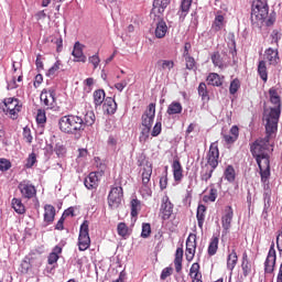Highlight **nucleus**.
<instances>
[{
  "label": "nucleus",
  "mask_w": 282,
  "mask_h": 282,
  "mask_svg": "<svg viewBox=\"0 0 282 282\" xmlns=\"http://www.w3.org/2000/svg\"><path fill=\"white\" fill-rule=\"evenodd\" d=\"M104 112L108 116H113L116 111H118V104L116 102L115 98L107 97L102 105Z\"/></svg>",
  "instance_id": "18"
},
{
  "label": "nucleus",
  "mask_w": 282,
  "mask_h": 282,
  "mask_svg": "<svg viewBox=\"0 0 282 282\" xmlns=\"http://www.w3.org/2000/svg\"><path fill=\"white\" fill-rule=\"evenodd\" d=\"M171 6V0H154L152 4V10L150 12L151 19L153 21H158L156 28L154 31L156 39H164L166 36V32H169V26L166 25V22L164 21V11L166 8Z\"/></svg>",
  "instance_id": "3"
},
{
  "label": "nucleus",
  "mask_w": 282,
  "mask_h": 282,
  "mask_svg": "<svg viewBox=\"0 0 282 282\" xmlns=\"http://www.w3.org/2000/svg\"><path fill=\"white\" fill-rule=\"evenodd\" d=\"M84 185L88 191H94V188H98V175L96 172H91L84 181Z\"/></svg>",
  "instance_id": "21"
},
{
  "label": "nucleus",
  "mask_w": 282,
  "mask_h": 282,
  "mask_svg": "<svg viewBox=\"0 0 282 282\" xmlns=\"http://www.w3.org/2000/svg\"><path fill=\"white\" fill-rule=\"evenodd\" d=\"M23 140H25V142H32L34 140V137H32V130L28 127L23 129Z\"/></svg>",
  "instance_id": "58"
},
{
  "label": "nucleus",
  "mask_w": 282,
  "mask_h": 282,
  "mask_svg": "<svg viewBox=\"0 0 282 282\" xmlns=\"http://www.w3.org/2000/svg\"><path fill=\"white\" fill-rule=\"evenodd\" d=\"M270 14V6L268 0H253L251 4V23L254 28H263V23L268 28L274 24V18L268 15Z\"/></svg>",
  "instance_id": "2"
},
{
  "label": "nucleus",
  "mask_w": 282,
  "mask_h": 282,
  "mask_svg": "<svg viewBox=\"0 0 282 282\" xmlns=\"http://www.w3.org/2000/svg\"><path fill=\"white\" fill-rule=\"evenodd\" d=\"M66 151L67 150L63 147V144L61 143L55 144V153L56 155H58V158L65 155Z\"/></svg>",
  "instance_id": "62"
},
{
  "label": "nucleus",
  "mask_w": 282,
  "mask_h": 282,
  "mask_svg": "<svg viewBox=\"0 0 282 282\" xmlns=\"http://www.w3.org/2000/svg\"><path fill=\"white\" fill-rule=\"evenodd\" d=\"M258 166L260 170L261 183L265 184L268 182V180H270V160L263 161Z\"/></svg>",
  "instance_id": "20"
},
{
  "label": "nucleus",
  "mask_w": 282,
  "mask_h": 282,
  "mask_svg": "<svg viewBox=\"0 0 282 282\" xmlns=\"http://www.w3.org/2000/svg\"><path fill=\"white\" fill-rule=\"evenodd\" d=\"M239 261V257H237V251L235 249L231 250V252L227 257V269L232 272L235 270V267L237 265V262Z\"/></svg>",
  "instance_id": "31"
},
{
  "label": "nucleus",
  "mask_w": 282,
  "mask_h": 282,
  "mask_svg": "<svg viewBox=\"0 0 282 282\" xmlns=\"http://www.w3.org/2000/svg\"><path fill=\"white\" fill-rule=\"evenodd\" d=\"M191 6H193V0H181V17H186L191 12Z\"/></svg>",
  "instance_id": "41"
},
{
  "label": "nucleus",
  "mask_w": 282,
  "mask_h": 282,
  "mask_svg": "<svg viewBox=\"0 0 282 282\" xmlns=\"http://www.w3.org/2000/svg\"><path fill=\"white\" fill-rule=\"evenodd\" d=\"M241 87V82H239V79H234L230 83L229 86V93L231 94V96H235V94H237V91H239V88Z\"/></svg>",
  "instance_id": "51"
},
{
  "label": "nucleus",
  "mask_w": 282,
  "mask_h": 282,
  "mask_svg": "<svg viewBox=\"0 0 282 282\" xmlns=\"http://www.w3.org/2000/svg\"><path fill=\"white\" fill-rule=\"evenodd\" d=\"M272 144L268 142H253L250 145V152L253 155L258 166H261L262 162L270 160V151H272Z\"/></svg>",
  "instance_id": "6"
},
{
  "label": "nucleus",
  "mask_w": 282,
  "mask_h": 282,
  "mask_svg": "<svg viewBox=\"0 0 282 282\" xmlns=\"http://www.w3.org/2000/svg\"><path fill=\"white\" fill-rule=\"evenodd\" d=\"M36 122L37 124H45V122H47V116L45 115V110L43 109L37 110Z\"/></svg>",
  "instance_id": "52"
},
{
  "label": "nucleus",
  "mask_w": 282,
  "mask_h": 282,
  "mask_svg": "<svg viewBox=\"0 0 282 282\" xmlns=\"http://www.w3.org/2000/svg\"><path fill=\"white\" fill-rule=\"evenodd\" d=\"M34 164H36V154L35 153H31L26 160V169H32V166H34Z\"/></svg>",
  "instance_id": "60"
},
{
  "label": "nucleus",
  "mask_w": 282,
  "mask_h": 282,
  "mask_svg": "<svg viewBox=\"0 0 282 282\" xmlns=\"http://www.w3.org/2000/svg\"><path fill=\"white\" fill-rule=\"evenodd\" d=\"M122 197H124L122 187L120 186L112 187L108 195L109 208H111L112 210H116V208H119L120 204H122Z\"/></svg>",
  "instance_id": "10"
},
{
  "label": "nucleus",
  "mask_w": 282,
  "mask_h": 282,
  "mask_svg": "<svg viewBox=\"0 0 282 282\" xmlns=\"http://www.w3.org/2000/svg\"><path fill=\"white\" fill-rule=\"evenodd\" d=\"M217 166H219V147L217 145V142H213L207 152V164L203 166L200 172V180L203 182H208V180L213 177V173H215Z\"/></svg>",
  "instance_id": "4"
},
{
  "label": "nucleus",
  "mask_w": 282,
  "mask_h": 282,
  "mask_svg": "<svg viewBox=\"0 0 282 282\" xmlns=\"http://www.w3.org/2000/svg\"><path fill=\"white\" fill-rule=\"evenodd\" d=\"M207 83H208V85H212L213 87H221V85H223L221 77L217 73H210L207 76Z\"/></svg>",
  "instance_id": "38"
},
{
  "label": "nucleus",
  "mask_w": 282,
  "mask_h": 282,
  "mask_svg": "<svg viewBox=\"0 0 282 282\" xmlns=\"http://www.w3.org/2000/svg\"><path fill=\"white\" fill-rule=\"evenodd\" d=\"M21 109H23V104L21 100L9 97L3 99L2 111L6 116H9L11 120H17L19 118V113H21Z\"/></svg>",
  "instance_id": "7"
},
{
  "label": "nucleus",
  "mask_w": 282,
  "mask_h": 282,
  "mask_svg": "<svg viewBox=\"0 0 282 282\" xmlns=\"http://www.w3.org/2000/svg\"><path fill=\"white\" fill-rule=\"evenodd\" d=\"M59 129L64 133H76L84 130L83 118L74 115H67L59 119Z\"/></svg>",
  "instance_id": "5"
},
{
  "label": "nucleus",
  "mask_w": 282,
  "mask_h": 282,
  "mask_svg": "<svg viewBox=\"0 0 282 282\" xmlns=\"http://www.w3.org/2000/svg\"><path fill=\"white\" fill-rule=\"evenodd\" d=\"M232 217H235V213L232 212V206H227L225 209V215L221 218L223 224V237L224 235H228L231 224H232Z\"/></svg>",
  "instance_id": "14"
},
{
  "label": "nucleus",
  "mask_w": 282,
  "mask_h": 282,
  "mask_svg": "<svg viewBox=\"0 0 282 282\" xmlns=\"http://www.w3.org/2000/svg\"><path fill=\"white\" fill-rule=\"evenodd\" d=\"M40 100L46 109H56V93L54 90H43Z\"/></svg>",
  "instance_id": "13"
},
{
  "label": "nucleus",
  "mask_w": 282,
  "mask_h": 282,
  "mask_svg": "<svg viewBox=\"0 0 282 282\" xmlns=\"http://www.w3.org/2000/svg\"><path fill=\"white\" fill-rule=\"evenodd\" d=\"M217 199V188L210 187L209 195L204 196V202H216Z\"/></svg>",
  "instance_id": "54"
},
{
  "label": "nucleus",
  "mask_w": 282,
  "mask_h": 282,
  "mask_svg": "<svg viewBox=\"0 0 282 282\" xmlns=\"http://www.w3.org/2000/svg\"><path fill=\"white\" fill-rule=\"evenodd\" d=\"M186 261L191 262L195 259V249H186L185 250Z\"/></svg>",
  "instance_id": "63"
},
{
  "label": "nucleus",
  "mask_w": 282,
  "mask_h": 282,
  "mask_svg": "<svg viewBox=\"0 0 282 282\" xmlns=\"http://www.w3.org/2000/svg\"><path fill=\"white\" fill-rule=\"evenodd\" d=\"M117 232L119 237H129V227H127V224L119 223L117 226Z\"/></svg>",
  "instance_id": "48"
},
{
  "label": "nucleus",
  "mask_w": 282,
  "mask_h": 282,
  "mask_svg": "<svg viewBox=\"0 0 282 282\" xmlns=\"http://www.w3.org/2000/svg\"><path fill=\"white\" fill-rule=\"evenodd\" d=\"M269 98L274 107L264 108L263 110L262 122L265 129L264 142H270L276 138L279 119L281 118V96L279 95V88L271 87L269 89Z\"/></svg>",
  "instance_id": "1"
},
{
  "label": "nucleus",
  "mask_w": 282,
  "mask_h": 282,
  "mask_svg": "<svg viewBox=\"0 0 282 282\" xmlns=\"http://www.w3.org/2000/svg\"><path fill=\"white\" fill-rule=\"evenodd\" d=\"M85 45L80 42H75L72 56H74V63H87V56L83 52Z\"/></svg>",
  "instance_id": "15"
},
{
  "label": "nucleus",
  "mask_w": 282,
  "mask_h": 282,
  "mask_svg": "<svg viewBox=\"0 0 282 282\" xmlns=\"http://www.w3.org/2000/svg\"><path fill=\"white\" fill-rule=\"evenodd\" d=\"M155 120V104H150L141 117V124L144 127L143 133H150Z\"/></svg>",
  "instance_id": "9"
},
{
  "label": "nucleus",
  "mask_w": 282,
  "mask_h": 282,
  "mask_svg": "<svg viewBox=\"0 0 282 282\" xmlns=\"http://www.w3.org/2000/svg\"><path fill=\"white\" fill-rule=\"evenodd\" d=\"M198 95L202 97V100H210V97L208 96V87L206 86V83H200L198 85Z\"/></svg>",
  "instance_id": "46"
},
{
  "label": "nucleus",
  "mask_w": 282,
  "mask_h": 282,
  "mask_svg": "<svg viewBox=\"0 0 282 282\" xmlns=\"http://www.w3.org/2000/svg\"><path fill=\"white\" fill-rule=\"evenodd\" d=\"M189 275L192 276V282H204L202 281V274L199 273V263L195 262L189 269Z\"/></svg>",
  "instance_id": "32"
},
{
  "label": "nucleus",
  "mask_w": 282,
  "mask_h": 282,
  "mask_svg": "<svg viewBox=\"0 0 282 282\" xmlns=\"http://www.w3.org/2000/svg\"><path fill=\"white\" fill-rule=\"evenodd\" d=\"M162 133V122H156L155 126L153 127L151 135L153 138H158Z\"/></svg>",
  "instance_id": "61"
},
{
  "label": "nucleus",
  "mask_w": 282,
  "mask_h": 282,
  "mask_svg": "<svg viewBox=\"0 0 282 282\" xmlns=\"http://www.w3.org/2000/svg\"><path fill=\"white\" fill-rule=\"evenodd\" d=\"M137 165L143 166L145 169L147 166H153L151 162H149V159H147V154L140 153L137 155Z\"/></svg>",
  "instance_id": "45"
},
{
  "label": "nucleus",
  "mask_w": 282,
  "mask_h": 282,
  "mask_svg": "<svg viewBox=\"0 0 282 282\" xmlns=\"http://www.w3.org/2000/svg\"><path fill=\"white\" fill-rule=\"evenodd\" d=\"M183 109L184 108L180 101H172L167 107L166 113L169 116H177L178 113H182Z\"/></svg>",
  "instance_id": "26"
},
{
  "label": "nucleus",
  "mask_w": 282,
  "mask_h": 282,
  "mask_svg": "<svg viewBox=\"0 0 282 282\" xmlns=\"http://www.w3.org/2000/svg\"><path fill=\"white\" fill-rule=\"evenodd\" d=\"M276 265V250L274 249V242L271 243L267 259L264 261L265 274H272Z\"/></svg>",
  "instance_id": "12"
},
{
  "label": "nucleus",
  "mask_w": 282,
  "mask_h": 282,
  "mask_svg": "<svg viewBox=\"0 0 282 282\" xmlns=\"http://www.w3.org/2000/svg\"><path fill=\"white\" fill-rule=\"evenodd\" d=\"M93 98H94L95 107H100L102 105V102H105V100H107L105 89L95 90L93 94Z\"/></svg>",
  "instance_id": "25"
},
{
  "label": "nucleus",
  "mask_w": 282,
  "mask_h": 282,
  "mask_svg": "<svg viewBox=\"0 0 282 282\" xmlns=\"http://www.w3.org/2000/svg\"><path fill=\"white\" fill-rule=\"evenodd\" d=\"M12 167V163L8 161L7 159H0V171H10Z\"/></svg>",
  "instance_id": "57"
},
{
  "label": "nucleus",
  "mask_w": 282,
  "mask_h": 282,
  "mask_svg": "<svg viewBox=\"0 0 282 282\" xmlns=\"http://www.w3.org/2000/svg\"><path fill=\"white\" fill-rule=\"evenodd\" d=\"M224 177H225V180H227V182H230V183L235 182L237 174H236L235 167L232 165H228L225 169Z\"/></svg>",
  "instance_id": "43"
},
{
  "label": "nucleus",
  "mask_w": 282,
  "mask_h": 282,
  "mask_svg": "<svg viewBox=\"0 0 282 282\" xmlns=\"http://www.w3.org/2000/svg\"><path fill=\"white\" fill-rule=\"evenodd\" d=\"M11 206L18 215H25V205H23L21 198H13L11 200Z\"/></svg>",
  "instance_id": "34"
},
{
  "label": "nucleus",
  "mask_w": 282,
  "mask_h": 282,
  "mask_svg": "<svg viewBox=\"0 0 282 282\" xmlns=\"http://www.w3.org/2000/svg\"><path fill=\"white\" fill-rule=\"evenodd\" d=\"M62 65L63 63L61 61H56L54 65L47 70L46 76H56V73L58 72V69H61Z\"/></svg>",
  "instance_id": "50"
},
{
  "label": "nucleus",
  "mask_w": 282,
  "mask_h": 282,
  "mask_svg": "<svg viewBox=\"0 0 282 282\" xmlns=\"http://www.w3.org/2000/svg\"><path fill=\"white\" fill-rule=\"evenodd\" d=\"M156 65L159 67V69H161V72L164 70H169L171 72V69H173V67H175V62H173V59H159L156 62Z\"/></svg>",
  "instance_id": "36"
},
{
  "label": "nucleus",
  "mask_w": 282,
  "mask_h": 282,
  "mask_svg": "<svg viewBox=\"0 0 282 282\" xmlns=\"http://www.w3.org/2000/svg\"><path fill=\"white\" fill-rule=\"evenodd\" d=\"M263 210H262V215L265 219V217H268V214L272 210V196H271V192L268 191L267 193H263Z\"/></svg>",
  "instance_id": "22"
},
{
  "label": "nucleus",
  "mask_w": 282,
  "mask_h": 282,
  "mask_svg": "<svg viewBox=\"0 0 282 282\" xmlns=\"http://www.w3.org/2000/svg\"><path fill=\"white\" fill-rule=\"evenodd\" d=\"M83 122H84V129L85 127H91V124L96 122V115L94 113V111L86 112V115L84 116Z\"/></svg>",
  "instance_id": "44"
},
{
  "label": "nucleus",
  "mask_w": 282,
  "mask_h": 282,
  "mask_svg": "<svg viewBox=\"0 0 282 282\" xmlns=\"http://www.w3.org/2000/svg\"><path fill=\"white\" fill-rule=\"evenodd\" d=\"M219 248V237L213 236L209 246H208V254L209 257H215L217 254V250Z\"/></svg>",
  "instance_id": "37"
},
{
  "label": "nucleus",
  "mask_w": 282,
  "mask_h": 282,
  "mask_svg": "<svg viewBox=\"0 0 282 282\" xmlns=\"http://www.w3.org/2000/svg\"><path fill=\"white\" fill-rule=\"evenodd\" d=\"M91 246V238H89V220H84L79 228L78 250L85 252Z\"/></svg>",
  "instance_id": "8"
},
{
  "label": "nucleus",
  "mask_w": 282,
  "mask_h": 282,
  "mask_svg": "<svg viewBox=\"0 0 282 282\" xmlns=\"http://www.w3.org/2000/svg\"><path fill=\"white\" fill-rule=\"evenodd\" d=\"M48 41L56 45V52L63 51V36L59 32H55L53 35L48 36Z\"/></svg>",
  "instance_id": "30"
},
{
  "label": "nucleus",
  "mask_w": 282,
  "mask_h": 282,
  "mask_svg": "<svg viewBox=\"0 0 282 282\" xmlns=\"http://www.w3.org/2000/svg\"><path fill=\"white\" fill-rule=\"evenodd\" d=\"M88 62L94 66V69H98V65H100V56H98V54L89 56Z\"/></svg>",
  "instance_id": "56"
},
{
  "label": "nucleus",
  "mask_w": 282,
  "mask_h": 282,
  "mask_svg": "<svg viewBox=\"0 0 282 282\" xmlns=\"http://www.w3.org/2000/svg\"><path fill=\"white\" fill-rule=\"evenodd\" d=\"M196 219L198 221V227L204 228V221L206 219V207L205 205H198L197 213H196Z\"/></svg>",
  "instance_id": "33"
},
{
  "label": "nucleus",
  "mask_w": 282,
  "mask_h": 282,
  "mask_svg": "<svg viewBox=\"0 0 282 282\" xmlns=\"http://www.w3.org/2000/svg\"><path fill=\"white\" fill-rule=\"evenodd\" d=\"M197 248V236L189 235L186 239V249L188 250H196Z\"/></svg>",
  "instance_id": "47"
},
{
  "label": "nucleus",
  "mask_w": 282,
  "mask_h": 282,
  "mask_svg": "<svg viewBox=\"0 0 282 282\" xmlns=\"http://www.w3.org/2000/svg\"><path fill=\"white\" fill-rule=\"evenodd\" d=\"M224 21H225L224 15H216V18L212 24V30L214 32H220V30L224 29Z\"/></svg>",
  "instance_id": "42"
},
{
  "label": "nucleus",
  "mask_w": 282,
  "mask_h": 282,
  "mask_svg": "<svg viewBox=\"0 0 282 282\" xmlns=\"http://www.w3.org/2000/svg\"><path fill=\"white\" fill-rule=\"evenodd\" d=\"M225 142H237L239 140V127L232 126L229 134L224 135Z\"/></svg>",
  "instance_id": "29"
},
{
  "label": "nucleus",
  "mask_w": 282,
  "mask_h": 282,
  "mask_svg": "<svg viewBox=\"0 0 282 282\" xmlns=\"http://www.w3.org/2000/svg\"><path fill=\"white\" fill-rule=\"evenodd\" d=\"M141 237L142 239H149L151 237V224L144 223L142 225Z\"/></svg>",
  "instance_id": "53"
},
{
  "label": "nucleus",
  "mask_w": 282,
  "mask_h": 282,
  "mask_svg": "<svg viewBox=\"0 0 282 282\" xmlns=\"http://www.w3.org/2000/svg\"><path fill=\"white\" fill-rule=\"evenodd\" d=\"M185 63H186V69H189V70L195 69V65H196L195 57L191 55L185 56Z\"/></svg>",
  "instance_id": "55"
},
{
  "label": "nucleus",
  "mask_w": 282,
  "mask_h": 282,
  "mask_svg": "<svg viewBox=\"0 0 282 282\" xmlns=\"http://www.w3.org/2000/svg\"><path fill=\"white\" fill-rule=\"evenodd\" d=\"M276 248L279 252H282V226H281L280 234L276 236Z\"/></svg>",
  "instance_id": "64"
},
{
  "label": "nucleus",
  "mask_w": 282,
  "mask_h": 282,
  "mask_svg": "<svg viewBox=\"0 0 282 282\" xmlns=\"http://www.w3.org/2000/svg\"><path fill=\"white\" fill-rule=\"evenodd\" d=\"M212 63L214 67H218L219 69H224V57L219 52H214L210 56Z\"/></svg>",
  "instance_id": "40"
},
{
  "label": "nucleus",
  "mask_w": 282,
  "mask_h": 282,
  "mask_svg": "<svg viewBox=\"0 0 282 282\" xmlns=\"http://www.w3.org/2000/svg\"><path fill=\"white\" fill-rule=\"evenodd\" d=\"M184 259V249L177 248L175 252L174 265L177 273L182 272V261Z\"/></svg>",
  "instance_id": "28"
},
{
  "label": "nucleus",
  "mask_w": 282,
  "mask_h": 282,
  "mask_svg": "<svg viewBox=\"0 0 282 282\" xmlns=\"http://www.w3.org/2000/svg\"><path fill=\"white\" fill-rule=\"evenodd\" d=\"M56 217V208L52 205H45L44 207V221L46 224H52Z\"/></svg>",
  "instance_id": "24"
},
{
  "label": "nucleus",
  "mask_w": 282,
  "mask_h": 282,
  "mask_svg": "<svg viewBox=\"0 0 282 282\" xmlns=\"http://www.w3.org/2000/svg\"><path fill=\"white\" fill-rule=\"evenodd\" d=\"M258 74L263 83H268V66L265 65V61H260L258 64Z\"/></svg>",
  "instance_id": "39"
},
{
  "label": "nucleus",
  "mask_w": 282,
  "mask_h": 282,
  "mask_svg": "<svg viewBox=\"0 0 282 282\" xmlns=\"http://www.w3.org/2000/svg\"><path fill=\"white\" fill-rule=\"evenodd\" d=\"M264 56L269 64L271 65H279V51L274 48H268L264 52Z\"/></svg>",
  "instance_id": "23"
},
{
  "label": "nucleus",
  "mask_w": 282,
  "mask_h": 282,
  "mask_svg": "<svg viewBox=\"0 0 282 282\" xmlns=\"http://www.w3.org/2000/svg\"><path fill=\"white\" fill-rule=\"evenodd\" d=\"M151 175H153V165L143 167L142 184H143V191H145L147 195H151V188H149V182H151Z\"/></svg>",
  "instance_id": "16"
},
{
  "label": "nucleus",
  "mask_w": 282,
  "mask_h": 282,
  "mask_svg": "<svg viewBox=\"0 0 282 282\" xmlns=\"http://www.w3.org/2000/svg\"><path fill=\"white\" fill-rule=\"evenodd\" d=\"M160 212L164 221H166V219H171V216L173 215V205L171 204L169 197L162 199Z\"/></svg>",
  "instance_id": "17"
},
{
  "label": "nucleus",
  "mask_w": 282,
  "mask_h": 282,
  "mask_svg": "<svg viewBox=\"0 0 282 282\" xmlns=\"http://www.w3.org/2000/svg\"><path fill=\"white\" fill-rule=\"evenodd\" d=\"M18 189L20 191L23 199H32L33 197H36V187L31 181H21L18 185Z\"/></svg>",
  "instance_id": "11"
},
{
  "label": "nucleus",
  "mask_w": 282,
  "mask_h": 282,
  "mask_svg": "<svg viewBox=\"0 0 282 282\" xmlns=\"http://www.w3.org/2000/svg\"><path fill=\"white\" fill-rule=\"evenodd\" d=\"M241 268L243 276H248V274L252 272V263H250V260L248 259V253L246 252L242 254Z\"/></svg>",
  "instance_id": "35"
},
{
  "label": "nucleus",
  "mask_w": 282,
  "mask_h": 282,
  "mask_svg": "<svg viewBox=\"0 0 282 282\" xmlns=\"http://www.w3.org/2000/svg\"><path fill=\"white\" fill-rule=\"evenodd\" d=\"M171 274H173V268L167 267V268L163 269L161 272V281H166V279H169V276H171Z\"/></svg>",
  "instance_id": "59"
},
{
  "label": "nucleus",
  "mask_w": 282,
  "mask_h": 282,
  "mask_svg": "<svg viewBox=\"0 0 282 282\" xmlns=\"http://www.w3.org/2000/svg\"><path fill=\"white\" fill-rule=\"evenodd\" d=\"M61 252H63V248L58 247V246H55L52 250V252L48 254V258H47V263L48 265H54V263H57L58 262V259H59V254Z\"/></svg>",
  "instance_id": "27"
},
{
  "label": "nucleus",
  "mask_w": 282,
  "mask_h": 282,
  "mask_svg": "<svg viewBox=\"0 0 282 282\" xmlns=\"http://www.w3.org/2000/svg\"><path fill=\"white\" fill-rule=\"evenodd\" d=\"M172 171L174 175V182H182L184 177V170L182 169V163H180V159H174L172 163Z\"/></svg>",
  "instance_id": "19"
},
{
  "label": "nucleus",
  "mask_w": 282,
  "mask_h": 282,
  "mask_svg": "<svg viewBox=\"0 0 282 282\" xmlns=\"http://www.w3.org/2000/svg\"><path fill=\"white\" fill-rule=\"evenodd\" d=\"M140 200L138 198H133L130 203L131 206V217H135L138 215V212L140 210Z\"/></svg>",
  "instance_id": "49"
}]
</instances>
